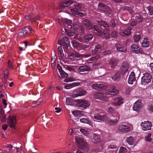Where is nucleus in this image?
<instances>
[{"label": "nucleus", "instance_id": "nucleus-52", "mask_svg": "<svg viewBox=\"0 0 153 153\" xmlns=\"http://www.w3.org/2000/svg\"><path fill=\"white\" fill-rule=\"evenodd\" d=\"M9 71L7 69H6L4 71V77L5 79H7L8 76Z\"/></svg>", "mask_w": 153, "mask_h": 153}, {"label": "nucleus", "instance_id": "nucleus-12", "mask_svg": "<svg viewBox=\"0 0 153 153\" xmlns=\"http://www.w3.org/2000/svg\"><path fill=\"white\" fill-rule=\"evenodd\" d=\"M93 119L102 121H105L108 119V117L106 115H101L100 114H97L94 116Z\"/></svg>", "mask_w": 153, "mask_h": 153}, {"label": "nucleus", "instance_id": "nucleus-63", "mask_svg": "<svg viewBox=\"0 0 153 153\" xmlns=\"http://www.w3.org/2000/svg\"><path fill=\"white\" fill-rule=\"evenodd\" d=\"M80 131L84 135H86L87 133V131L84 129L81 128L80 129Z\"/></svg>", "mask_w": 153, "mask_h": 153}, {"label": "nucleus", "instance_id": "nucleus-14", "mask_svg": "<svg viewBox=\"0 0 153 153\" xmlns=\"http://www.w3.org/2000/svg\"><path fill=\"white\" fill-rule=\"evenodd\" d=\"M141 104L142 102L141 101L139 100H137L134 104L133 106V108L134 110L138 112V111L142 108Z\"/></svg>", "mask_w": 153, "mask_h": 153}, {"label": "nucleus", "instance_id": "nucleus-55", "mask_svg": "<svg viewBox=\"0 0 153 153\" xmlns=\"http://www.w3.org/2000/svg\"><path fill=\"white\" fill-rule=\"evenodd\" d=\"M72 30L73 29L74 30H77L79 28L78 25L75 24H73Z\"/></svg>", "mask_w": 153, "mask_h": 153}, {"label": "nucleus", "instance_id": "nucleus-29", "mask_svg": "<svg viewBox=\"0 0 153 153\" xmlns=\"http://www.w3.org/2000/svg\"><path fill=\"white\" fill-rule=\"evenodd\" d=\"M73 3V1L71 0H68L65 1V2L63 3L62 4H60L61 7H65L68 6L69 5Z\"/></svg>", "mask_w": 153, "mask_h": 153}, {"label": "nucleus", "instance_id": "nucleus-45", "mask_svg": "<svg viewBox=\"0 0 153 153\" xmlns=\"http://www.w3.org/2000/svg\"><path fill=\"white\" fill-rule=\"evenodd\" d=\"M147 9L149 11L150 15H153V6H150L147 7Z\"/></svg>", "mask_w": 153, "mask_h": 153}, {"label": "nucleus", "instance_id": "nucleus-6", "mask_svg": "<svg viewBox=\"0 0 153 153\" xmlns=\"http://www.w3.org/2000/svg\"><path fill=\"white\" fill-rule=\"evenodd\" d=\"M75 102L77 106L83 109L86 108L89 106L88 102L85 100H77Z\"/></svg>", "mask_w": 153, "mask_h": 153}, {"label": "nucleus", "instance_id": "nucleus-48", "mask_svg": "<svg viewBox=\"0 0 153 153\" xmlns=\"http://www.w3.org/2000/svg\"><path fill=\"white\" fill-rule=\"evenodd\" d=\"M69 55L70 56H74L77 58L80 57L81 56V55L77 52H76L74 54L71 53Z\"/></svg>", "mask_w": 153, "mask_h": 153}, {"label": "nucleus", "instance_id": "nucleus-24", "mask_svg": "<svg viewBox=\"0 0 153 153\" xmlns=\"http://www.w3.org/2000/svg\"><path fill=\"white\" fill-rule=\"evenodd\" d=\"M93 28L94 30V33L96 34L98 36H100L102 35L103 32L96 25H94Z\"/></svg>", "mask_w": 153, "mask_h": 153}, {"label": "nucleus", "instance_id": "nucleus-39", "mask_svg": "<svg viewBox=\"0 0 153 153\" xmlns=\"http://www.w3.org/2000/svg\"><path fill=\"white\" fill-rule=\"evenodd\" d=\"M135 20L138 22H141L143 21V18L140 15L136 16H135Z\"/></svg>", "mask_w": 153, "mask_h": 153}, {"label": "nucleus", "instance_id": "nucleus-35", "mask_svg": "<svg viewBox=\"0 0 153 153\" xmlns=\"http://www.w3.org/2000/svg\"><path fill=\"white\" fill-rule=\"evenodd\" d=\"M85 43L90 41L93 38L94 36L92 34H89L85 36Z\"/></svg>", "mask_w": 153, "mask_h": 153}, {"label": "nucleus", "instance_id": "nucleus-44", "mask_svg": "<svg viewBox=\"0 0 153 153\" xmlns=\"http://www.w3.org/2000/svg\"><path fill=\"white\" fill-rule=\"evenodd\" d=\"M65 69L67 70H68L70 71H74V69L72 67L68 66L67 65H65L64 66Z\"/></svg>", "mask_w": 153, "mask_h": 153}, {"label": "nucleus", "instance_id": "nucleus-59", "mask_svg": "<svg viewBox=\"0 0 153 153\" xmlns=\"http://www.w3.org/2000/svg\"><path fill=\"white\" fill-rule=\"evenodd\" d=\"M111 36L113 38H116L117 36V32L115 31H114L112 32L111 33Z\"/></svg>", "mask_w": 153, "mask_h": 153}, {"label": "nucleus", "instance_id": "nucleus-49", "mask_svg": "<svg viewBox=\"0 0 153 153\" xmlns=\"http://www.w3.org/2000/svg\"><path fill=\"white\" fill-rule=\"evenodd\" d=\"M74 15H77L79 16H85V14L84 13L82 12H79V11L76 12L75 13H73Z\"/></svg>", "mask_w": 153, "mask_h": 153}, {"label": "nucleus", "instance_id": "nucleus-56", "mask_svg": "<svg viewBox=\"0 0 153 153\" xmlns=\"http://www.w3.org/2000/svg\"><path fill=\"white\" fill-rule=\"evenodd\" d=\"M54 57H55V58H54L53 59L52 58L51 59V62H53L51 64V65L52 68L54 67L55 66V62L56 60V56H55Z\"/></svg>", "mask_w": 153, "mask_h": 153}, {"label": "nucleus", "instance_id": "nucleus-54", "mask_svg": "<svg viewBox=\"0 0 153 153\" xmlns=\"http://www.w3.org/2000/svg\"><path fill=\"white\" fill-rule=\"evenodd\" d=\"M151 134L150 133L146 137V140L149 142H150L152 141V139L151 138Z\"/></svg>", "mask_w": 153, "mask_h": 153}, {"label": "nucleus", "instance_id": "nucleus-18", "mask_svg": "<svg viewBox=\"0 0 153 153\" xmlns=\"http://www.w3.org/2000/svg\"><path fill=\"white\" fill-rule=\"evenodd\" d=\"M128 68L129 66L128 63L126 62H123L121 68L122 73L123 74H125L127 71H128Z\"/></svg>", "mask_w": 153, "mask_h": 153}, {"label": "nucleus", "instance_id": "nucleus-40", "mask_svg": "<svg viewBox=\"0 0 153 153\" xmlns=\"http://www.w3.org/2000/svg\"><path fill=\"white\" fill-rule=\"evenodd\" d=\"M147 109L150 113L153 112V105L149 104L147 107Z\"/></svg>", "mask_w": 153, "mask_h": 153}, {"label": "nucleus", "instance_id": "nucleus-64", "mask_svg": "<svg viewBox=\"0 0 153 153\" xmlns=\"http://www.w3.org/2000/svg\"><path fill=\"white\" fill-rule=\"evenodd\" d=\"M114 110V109L112 107H110L108 108V111L109 113H112Z\"/></svg>", "mask_w": 153, "mask_h": 153}, {"label": "nucleus", "instance_id": "nucleus-33", "mask_svg": "<svg viewBox=\"0 0 153 153\" xmlns=\"http://www.w3.org/2000/svg\"><path fill=\"white\" fill-rule=\"evenodd\" d=\"M100 48L101 47L100 45H96L94 49L92 50V53H98L101 51Z\"/></svg>", "mask_w": 153, "mask_h": 153}, {"label": "nucleus", "instance_id": "nucleus-53", "mask_svg": "<svg viewBox=\"0 0 153 153\" xmlns=\"http://www.w3.org/2000/svg\"><path fill=\"white\" fill-rule=\"evenodd\" d=\"M73 24V23H68L67 24L66 27L68 29H69L70 30H72Z\"/></svg>", "mask_w": 153, "mask_h": 153}, {"label": "nucleus", "instance_id": "nucleus-20", "mask_svg": "<svg viewBox=\"0 0 153 153\" xmlns=\"http://www.w3.org/2000/svg\"><path fill=\"white\" fill-rule=\"evenodd\" d=\"M79 82H74L72 83L67 84L65 86V89H70L73 87L76 86H78L80 85Z\"/></svg>", "mask_w": 153, "mask_h": 153}, {"label": "nucleus", "instance_id": "nucleus-60", "mask_svg": "<svg viewBox=\"0 0 153 153\" xmlns=\"http://www.w3.org/2000/svg\"><path fill=\"white\" fill-rule=\"evenodd\" d=\"M24 42L25 48H27L28 46H30L31 45L30 43L27 41H25Z\"/></svg>", "mask_w": 153, "mask_h": 153}, {"label": "nucleus", "instance_id": "nucleus-61", "mask_svg": "<svg viewBox=\"0 0 153 153\" xmlns=\"http://www.w3.org/2000/svg\"><path fill=\"white\" fill-rule=\"evenodd\" d=\"M95 57L94 56H93L90 58H89L88 60V62L89 63H91L92 62L95 61L96 59H95Z\"/></svg>", "mask_w": 153, "mask_h": 153}, {"label": "nucleus", "instance_id": "nucleus-1", "mask_svg": "<svg viewBox=\"0 0 153 153\" xmlns=\"http://www.w3.org/2000/svg\"><path fill=\"white\" fill-rule=\"evenodd\" d=\"M75 140L76 145L79 149L85 152H88L90 150L88 143L85 140L81 137H76Z\"/></svg>", "mask_w": 153, "mask_h": 153}, {"label": "nucleus", "instance_id": "nucleus-8", "mask_svg": "<svg viewBox=\"0 0 153 153\" xmlns=\"http://www.w3.org/2000/svg\"><path fill=\"white\" fill-rule=\"evenodd\" d=\"M152 125L151 122L149 121H144L142 122L141 124V126L144 131L150 130Z\"/></svg>", "mask_w": 153, "mask_h": 153}, {"label": "nucleus", "instance_id": "nucleus-2", "mask_svg": "<svg viewBox=\"0 0 153 153\" xmlns=\"http://www.w3.org/2000/svg\"><path fill=\"white\" fill-rule=\"evenodd\" d=\"M34 30L30 26H27L22 29L18 33V36L21 38L24 39L30 35L34 32Z\"/></svg>", "mask_w": 153, "mask_h": 153}, {"label": "nucleus", "instance_id": "nucleus-32", "mask_svg": "<svg viewBox=\"0 0 153 153\" xmlns=\"http://www.w3.org/2000/svg\"><path fill=\"white\" fill-rule=\"evenodd\" d=\"M72 43L74 48H76V49L81 47V44L76 41L73 40L72 41Z\"/></svg>", "mask_w": 153, "mask_h": 153}, {"label": "nucleus", "instance_id": "nucleus-51", "mask_svg": "<svg viewBox=\"0 0 153 153\" xmlns=\"http://www.w3.org/2000/svg\"><path fill=\"white\" fill-rule=\"evenodd\" d=\"M133 52L136 53H141L142 52V50L141 48H139L137 49L132 50Z\"/></svg>", "mask_w": 153, "mask_h": 153}, {"label": "nucleus", "instance_id": "nucleus-27", "mask_svg": "<svg viewBox=\"0 0 153 153\" xmlns=\"http://www.w3.org/2000/svg\"><path fill=\"white\" fill-rule=\"evenodd\" d=\"M83 24L86 26L89 29H92L93 28V26L92 24L88 19H86L82 21Z\"/></svg>", "mask_w": 153, "mask_h": 153}, {"label": "nucleus", "instance_id": "nucleus-34", "mask_svg": "<svg viewBox=\"0 0 153 153\" xmlns=\"http://www.w3.org/2000/svg\"><path fill=\"white\" fill-rule=\"evenodd\" d=\"M126 142L129 145H132L134 143V138L132 136L128 137L126 139Z\"/></svg>", "mask_w": 153, "mask_h": 153}, {"label": "nucleus", "instance_id": "nucleus-7", "mask_svg": "<svg viewBox=\"0 0 153 153\" xmlns=\"http://www.w3.org/2000/svg\"><path fill=\"white\" fill-rule=\"evenodd\" d=\"M7 123L11 128L15 129L16 123V117L14 116H9L7 119Z\"/></svg>", "mask_w": 153, "mask_h": 153}, {"label": "nucleus", "instance_id": "nucleus-46", "mask_svg": "<svg viewBox=\"0 0 153 153\" xmlns=\"http://www.w3.org/2000/svg\"><path fill=\"white\" fill-rule=\"evenodd\" d=\"M66 102L67 104L68 105H71L72 102V99L69 97L67 98L66 99Z\"/></svg>", "mask_w": 153, "mask_h": 153}, {"label": "nucleus", "instance_id": "nucleus-38", "mask_svg": "<svg viewBox=\"0 0 153 153\" xmlns=\"http://www.w3.org/2000/svg\"><path fill=\"white\" fill-rule=\"evenodd\" d=\"M58 54L60 55L61 57H62L64 56V54L63 52V50L61 46H59L58 47Z\"/></svg>", "mask_w": 153, "mask_h": 153}, {"label": "nucleus", "instance_id": "nucleus-37", "mask_svg": "<svg viewBox=\"0 0 153 153\" xmlns=\"http://www.w3.org/2000/svg\"><path fill=\"white\" fill-rule=\"evenodd\" d=\"M109 64L111 65V68H114L117 65L116 60L114 59H111L109 62Z\"/></svg>", "mask_w": 153, "mask_h": 153}, {"label": "nucleus", "instance_id": "nucleus-5", "mask_svg": "<svg viewBox=\"0 0 153 153\" xmlns=\"http://www.w3.org/2000/svg\"><path fill=\"white\" fill-rule=\"evenodd\" d=\"M143 75L141 78V83L143 85H146L151 82L152 77L150 74L148 73L144 74Z\"/></svg>", "mask_w": 153, "mask_h": 153}, {"label": "nucleus", "instance_id": "nucleus-19", "mask_svg": "<svg viewBox=\"0 0 153 153\" xmlns=\"http://www.w3.org/2000/svg\"><path fill=\"white\" fill-rule=\"evenodd\" d=\"M92 141L95 144H97L101 142V139L99 136L96 134H94L92 139Z\"/></svg>", "mask_w": 153, "mask_h": 153}, {"label": "nucleus", "instance_id": "nucleus-10", "mask_svg": "<svg viewBox=\"0 0 153 153\" xmlns=\"http://www.w3.org/2000/svg\"><path fill=\"white\" fill-rule=\"evenodd\" d=\"M131 30L130 27H128L125 29L121 30L119 33L123 36H129L131 34Z\"/></svg>", "mask_w": 153, "mask_h": 153}, {"label": "nucleus", "instance_id": "nucleus-36", "mask_svg": "<svg viewBox=\"0 0 153 153\" xmlns=\"http://www.w3.org/2000/svg\"><path fill=\"white\" fill-rule=\"evenodd\" d=\"M147 39L145 38L142 44V46L143 48H147L149 46V42L147 41Z\"/></svg>", "mask_w": 153, "mask_h": 153}, {"label": "nucleus", "instance_id": "nucleus-47", "mask_svg": "<svg viewBox=\"0 0 153 153\" xmlns=\"http://www.w3.org/2000/svg\"><path fill=\"white\" fill-rule=\"evenodd\" d=\"M126 9L129 11L131 14H132L134 12V11L133 9V7H126Z\"/></svg>", "mask_w": 153, "mask_h": 153}, {"label": "nucleus", "instance_id": "nucleus-11", "mask_svg": "<svg viewBox=\"0 0 153 153\" xmlns=\"http://www.w3.org/2000/svg\"><path fill=\"white\" fill-rule=\"evenodd\" d=\"M107 120L108 123L110 126H112L117 123L119 119L114 116L111 117L109 119L108 118Z\"/></svg>", "mask_w": 153, "mask_h": 153}, {"label": "nucleus", "instance_id": "nucleus-16", "mask_svg": "<svg viewBox=\"0 0 153 153\" xmlns=\"http://www.w3.org/2000/svg\"><path fill=\"white\" fill-rule=\"evenodd\" d=\"M93 89L98 90H102L106 89L105 86L101 84H93L92 86Z\"/></svg>", "mask_w": 153, "mask_h": 153}, {"label": "nucleus", "instance_id": "nucleus-31", "mask_svg": "<svg viewBox=\"0 0 153 153\" xmlns=\"http://www.w3.org/2000/svg\"><path fill=\"white\" fill-rule=\"evenodd\" d=\"M80 121L82 123H87L90 126H92V123L89 120L86 118H82L80 119Z\"/></svg>", "mask_w": 153, "mask_h": 153}, {"label": "nucleus", "instance_id": "nucleus-42", "mask_svg": "<svg viewBox=\"0 0 153 153\" xmlns=\"http://www.w3.org/2000/svg\"><path fill=\"white\" fill-rule=\"evenodd\" d=\"M141 36L140 34H136L134 36V39L135 42L139 41L141 38Z\"/></svg>", "mask_w": 153, "mask_h": 153}, {"label": "nucleus", "instance_id": "nucleus-41", "mask_svg": "<svg viewBox=\"0 0 153 153\" xmlns=\"http://www.w3.org/2000/svg\"><path fill=\"white\" fill-rule=\"evenodd\" d=\"M127 149L125 147H121L119 150V152L118 153H127Z\"/></svg>", "mask_w": 153, "mask_h": 153}, {"label": "nucleus", "instance_id": "nucleus-58", "mask_svg": "<svg viewBox=\"0 0 153 153\" xmlns=\"http://www.w3.org/2000/svg\"><path fill=\"white\" fill-rule=\"evenodd\" d=\"M139 48L138 45H131V48L132 49H133L134 50L137 49Z\"/></svg>", "mask_w": 153, "mask_h": 153}, {"label": "nucleus", "instance_id": "nucleus-3", "mask_svg": "<svg viewBox=\"0 0 153 153\" xmlns=\"http://www.w3.org/2000/svg\"><path fill=\"white\" fill-rule=\"evenodd\" d=\"M98 9L104 13L107 16H109L112 11L111 9L109 7L102 2L99 3Z\"/></svg>", "mask_w": 153, "mask_h": 153}, {"label": "nucleus", "instance_id": "nucleus-9", "mask_svg": "<svg viewBox=\"0 0 153 153\" xmlns=\"http://www.w3.org/2000/svg\"><path fill=\"white\" fill-rule=\"evenodd\" d=\"M87 92L83 90L78 89L75 91L74 93L72 95L73 97L75 98L79 96L85 95L87 94Z\"/></svg>", "mask_w": 153, "mask_h": 153}, {"label": "nucleus", "instance_id": "nucleus-30", "mask_svg": "<svg viewBox=\"0 0 153 153\" xmlns=\"http://www.w3.org/2000/svg\"><path fill=\"white\" fill-rule=\"evenodd\" d=\"M121 72L120 71H118L112 77V79L114 80H117L119 79L120 77Z\"/></svg>", "mask_w": 153, "mask_h": 153}, {"label": "nucleus", "instance_id": "nucleus-22", "mask_svg": "<svg viewBox=\"0 0 153 153\" xmlns=\"http://www.w3.org/2000/svg\"><path fill=\"white\" fill-rule=\"evenodd\" d=\"M115 102L113 103V105L114 106H120L123 103L122 99L120 97H117L115 99Z\"/></svg>", "mask_w": 153, "mask_h": 153}, {"label": "nucleus", "instance_id": "nucleus-15", "mask_svg": "<svg viewBox=\"0 0 153 153\" xmlns=\"http://www.w3.org/2000/svg\"><path fill=\"white\" fill-rule=\"evenodd\" d=\"M118 93V90L114 85L111 86L109 91L107 92V94L113 95H116Z\"/></svg>", "mask_w": 153, "mask_h": 153}, {"label": "nucleus", "instance_id": "nucleus-21", "mask_svg": "<svg viewBox=\"0 0 153 153\" xmlns=\"http://www.w3.org/2000/svg\"><path fill=\"white\" fill-rule=\"evenodd\" d=\"M135 77V74L133 72H132L129 75L128 80V83L129 84H132L133 82L136 80Z\"/></svg>", "mask_w": 153, "mask_h": 153}, {"label": "nucleus", "instance_id": "nucleus-57", "mask_svg": "<svg viewBox=\"0 0 153 153\" xmlns=\"http://www.w3.org/2000/svg\"><path fill=\"white\" fill-rule=\"evenodd\" d=\"M110 25L114 27L116 25V23L114 20L113 19H111L110 22Z\"/></svg>", "mask_w": 153, "mask_h": 153}, {"label": "nucleus", "instance_id": "nucleus-62", "mask_svg": "<svg viewBox=\"0 0 153 153\" xmlns=\"http://www.w3.org/2000/svg\"><path fill=\"white\" fill-rule=\"evenodd\" d=\"M74 81V79L73 78H68L64 80V82H68L70 81Z\"/></svg>", "mask_w": 153, "mask_h": 153}, {"label": "nucleus", "instance_id": "nucleus-26", "mask_svg": "<svg viewBox=\"0 0 153 153\" xmlns=\"http://www.w3.org/2000/svg\"><path fill=\"white\" fill-rule=\"evenodd\" d=\"M94 98L96 99H99L101 100L103 99V94L100 92H96L93 95Z\"/></svg>", "mask_w": 153, "mask_h": 153}, {"label": "nucleus", "instance_id": "nucleus-4", "mask_svg": "<svg viewBox=\"0 0 153 153\" xmlns=\"http://www.w3.org/2000/svg\"><path fill=\"white\" fill-rule=\"evenodd\" d=\"M58 43L61 46H63V48L65 49H67L70 45L69 39L65 36H63L59 40Z\"/></svg>", "mask_w": 153, "mask_h": 153}, {"label": "nucleus", "instance_id": "nucleus-23", "mask_svg": "<svg viewBox=\"0 0 153 153\" xmlns=\"http://www.w3.org/2000/svg\"><path fill=\"white\" fill-rule=\"evenodd\" d=\"M82 4H77L76 5H75V8L71 9V12L73 13L80 10L82 7Z\"/></svg>", "mask_w": 153, "mask_h": 153}, {"label": "nucleus", "instance_id": "nucleus-25", "mask_svg": "<svg viewBox=\"0 0 153 153\" xmlns=\"http://www.w3.org/2000/svg\"><path fill=\"white\" fill-rule=\"evenodd\" d=\"M98 23L102 27H104L106 30H109V26L107 22L103 21H99L98 22Z\"/></svg>", "mask_w": 153, "mask_h": 153}, {"label": "nucleus", "instance_id": "nucleus-17", "mask_svg": "<svg viewBox=\"0 0 153 153\" xmlns=\"http://www.w3.org/2000/svg\"><path fill=\"white\" fill-rule=\"evenodd\" d=\"M118 129L120 131L126 133L130 130V128L124 125H120L118 128Z\"/></svg>", "mask_w": 153, "mask_h": 153}, {"label": "nucleus", "instance_id": "nucleus-43", "mask_svg": "<svg viewBox=\"0 0 153 153\" xmlns=\"http://www.w3.org/2000/svg\"><path fill=\"white\" fill-rule=\"evenodd\" d=\"M59 74L62 78H66L68 76V74L65 72L63 70L60 72Z\"/></svg>", "mask_w": 153, "mask_h": 153}, {"label": "nucleus", "instance_id": "nucleus-50", "mask_svg": "<svg viewBox=\"0 0 153 153\" xmlns=\"http://www.w3.org/2000/svg\"><path fill=\"white\" fill-rule=\"evenodd\" d=\"M77 40L81 42L85 43V37H82L79 36L77 38Z\"/></svg>", "mask_w": 153, "mask_h": 153}, {"label": "nucleus", "instance_id": "nucleus-13", "mask_svg": "<svg viewBox=\"0 0 153 153\" xmlns=\"http://www.w3.org/2000/svg\"><path fill=\"white\" fill-rule=\"evenodd\" d=\"M76 71L78 72H88L91 71V68L86 65H82L77 68Z\"/></svg>", "mask_w": 153, "mask_h": 153}, {"label": "nucleus", "instance_id": "nucleus-28", "mask_svg": "<svg viewBox=\"0 0 153 153\" xmlns=\"http://www.w3.org/2000/svg\"><path fill=\"white\" fill-rule=\"evenodd\" d=\"M39 16L37 17V18L31 17L30 21V22L31 23H33L34 25H38L39 22H37V21L39 20Z\"/></svg>", "mask_w": 153, "mask_h": 153}]
</instances>
